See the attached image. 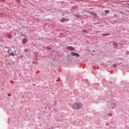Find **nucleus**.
Instances as JSON below:
<instances>
[{"label": "nucleus", "instance_id": "6e6552de", "mask_svg": "<svg viewBox=\"0 0 129 129\" xmlns=\"http://www.w3.org/2000/svg\"><path fill=\"white\" fill-rule=\"evenodd\" d=\"M113 45L114 47V48H117V43L116 42H113Z\"/></svg>", "mask_w": 129, "mask_h": 129}, {"label": "nucleus", "instance_id": "dca6fc26", "mask_svg": "<svg viewBox=\"0 0 129 129\" xmlns=\"http://www.w3.org/2000/svg\"><path fill=\"white\" fill-rule=\"evenodd\" d=\"M47 50H50V49H51V46H48L47 47Z\"/></svg>", "mask_w": 129, "mask_h": 129}, {"label": "nucleus", "instance_id": "4be33fe9", "mask_svg": "<svg viewBox=\"0 0 129 129\" xmlns=\"http://www.w3.org/2000/svg\"><path fill=\"white\" fill-rule=\"evenodd\" d=\"M8 96H11V94H8Z\"/></svg>", "mask_w": 129, "mask_h": 129}, {"label": "nucleus", "instance_id": "a878e982", "mask_svg": "<svg viewBox=\"0 0 129 129\" xmlns=\"http://www.w3.org/2000/svg\"><path fill=\"white\" fill-rule=\"evenodd\" d=\"M93 52H95V51H94V50H93Z\"/></svg>", "mask_w": 129, "mask_h": 129}, {"label": "nucleus", "instance_id": "9d476101", "mask_svg": "<svg viewBox=\"0 0 129 129\" xmlns=\"http://www.w3.org/2000/svg\"><path fill=\"white\" fill-rule=\"evenodd\" d=\"M74 16L76 17V18H77V19H79V14H77L74 15Z\"/></svg>", "mask_w": 129, "mask_h": 129}, {"label": "nucleus", "instance_id": "412c9836", "mask_svg": "<svg viewBox=\"0 0 129 129\" xmlns=\"http://www.w3.org/2000/svg\"><path fill=\"white\" fill-rule=\"evenodd\" d=\"M126 54H127V55H128L129 54V52L128 51V52H126Z\"/></svg>", "mask_w": 129, "mask_h": 129}, {"label": "nucleus", "instance_id": "393cba45", "mask_svg": "<svg viewBox=\"0 0 129 129\" xmlns=\"http://www.w3.org/2000/svg\"><path fill=\"white\" fill-rule=\"evenodd\" d=\"M33 85H35V84H33Z\"/></svg>", "mask_w": 129, "mask_h": 129}, {"label": "nucleus", "instance_id": "a211bd4d", "mask_svg": "<svg viewBox=\"0 0 129 129\" xmlns=\"http://www.w3.org/2000/svg\"><path fill=\"white\" fill-rule=\"evenodd\" d=\"M82 32L83 33H87V31H86V30H83Z\"/></svg>", "mask_w": 129, "mask_h": 129}, {"label": "nucleus", "instance_id": "f257e3e1", "mask_svg": "<svg viewBox=\"0 0 129 129\" xmlns=\"http://www.w3.org/2000/svg\"><path fill=\"white\" fill-rule=\"evenodd\" d=\"M83 107V104L82 103H75L72 105L73 109L78 110L81 109V108Z\"/></svg>", "mask_w": 129, "mask_h": 129}, {"label": "nucleus", "instance_id": "f03ea898", "mask_svg": "<svg viewBox=\"0 0 129 129\" xmlns=\"http://www.w3.org/2000/svg\"><path fill=\"white\" fill-rule=\"evenodd\" d=\"M107 104L111 105L112 109H114V108H115V104L114 103L108 101Z\"/></svg>", "mask_w": 129, "mask_h": 129}, {"label": "nucleus", "instance_id": "1a4fd4ad", "mask_svg": "<svg viewBox=\"0 0 129 129\" xmlns=\"http://www.w3.org/2000/svg\"><path fill=\"white\" fill-rule=\"evenodd\" d=\"M66 21V20L64 18H62L61 20H60V22L61 23H64V22H65Z\"/></svg>", "mask_w": 129, "mask_h": 129}, {"label": "nucleus", "instance_id": "423d86ee", "mask_svg": "<svg viewBox=\"0 0 129 129\" xmlns=\"http://www.w3.org/2000/svg\"><path fill=\"white\" fill-rule=\"evenodd\" d=\"M27 40L26 38H24L22 41V44H26L27 43Z\"/></svg>", "mask_w": 129, "mask_h": 129}, {"label": "nucleus", "instance_id": "ddd939ff", "mask_svg": "<svg viewBox=\"0 0 129 129\" xmlns=\"http://www.w3.org/2000/svg\"><path fill=\"white\" fill-rule=\"evenodd\" d=\"M9 54L10 56H15V54L13 52H10Z\"/></svg>", "mask_w": 129, "mask_h": 129}, {"label": "nucleus", "instance_id": "5701e85b", "mask_svg": "<svg viewBox=\"0 0 129 129\" xmlns=\"http://www.w3.org/2000/svg\"><path fill=\"white\" fill-rule=\"evenodd\" d=\"M126 5H128V6H129V3H126Z\"/></svg>", "mask_w": 129, "mask_h": 129}, {"label": "nucleus", "instance_id": "20e7f679", "mask_svg": "<svg viewBox=\"0 0 129 129\" xmlns=\"http://www.w3.org/2000/svg\"><path fill=\"white\" fill-rule=\"evenodd\" d=\"M71 54L72 56H74L75 57H79L80 56V55H79V53H77L73 52H71Z\"/></svg>", "mask_w": 129, "mask_h": 129}, {"label": "nucleus", "instance_id": "f3484780", "mask_svg": "<svg viewBox=\"0 0 129 129\" xmlns=\"http://www.w3.org/2000/svg\"><path fill=\"white\" fill-rule=\"evenodd\" d=\"M17 4H20L21 3V2L20 1V0H17Z\"/></svg>", "mask_w": 129, "mask_h": 129}, {"label": "nucleus", "instance_id": "39448f33", "mask_svg": "<svg viewBox=\"0 0 129 129\" xmlns=\"http://www.w3.org/2000/svg\"><path fill=\"white\" fill-rule=\"evenodd\" d=\"M67 49L68 50H70V51H73L74 50V47L72 46H68Z\"/></svg>", "mask_w": 129, "mask_h": 129}, {"label": "nucleus", "instance_id": "aec40b11", "mask_svg": "<svg viewBox=\"0 0 129 129\" xmlns=\"http://www.w3.org/2000/svg\"><path fill=\"white\" fill-rule=\"evenodd\" d=\"M34 54H35V56H37V55H38V53H37V52L35 53Z\"/></svg>", "mask_w": 129, "mask_h": 129}, {"label": "nucleus", "instance_id": "9b49d317", "mask_svg": "<svg viewBox=\"0 0 129 129\" xmlns=\"http://www.w3.org/2000/svg\"><path fill=\"white\" fill-rule=\"evenodd\" d=\"M102 36H103L104 37L109 36V34L105 33V34H103Z\"/></svg>", "mask_w": 129, "mask_h": 129}, {"label": "nucleus", "instance_id": "4468645a", "mask_svg": "<svg viewBox=\"0 0 129 129\" xmlns=\"http://www.w3.org/2000/svg\"><path fill=\"white\" fill-rule=\"evenodd\" d=\"M7 37H8V38H9V39H11L12 38V36L10 34H8L7 35Z\"/></svg>", "mask_w": 129, "mask_h": 129}, {"label": "nucleus", "instance_id": "6ab92c4d", "mask_svg": "<svg viewBox=\"0 0 129 129\" xmlns=\"http://www.w3.org/2000/svg\"><path fill=\"white\" fill-rule=\"evenodd\" d=\"M33 64H37V62H36V61H33Z\"/></svg>", "mask_w": 129, "mask_h": 129}, {"label": "nucleus", "instance_id": "2eb2a0df", "mask_svg": "<svg viewBox=\"0 0 129 129\" xmlns=\"http://www.w3.org/2000/svg\"><path fill=\"white\" fill-rule=\"evenodd\" d=\"M112 115V113H108V116H111Z\"/></svg>", "mask_w": 129, "mask_h": 129}, {"label": "nucleus", "instance_id": "b1692460", "mask_svg": "<svg viewBox=\"0 0 129 129\" xmlns=\"http://www.w3.org/2000/svg\"><path fill=\"white\" fill-rule=\"evenodd\" d=\"M113 66V67H115V65H114V64Z\"/></svg>", "mask_w": 129, "mask_h": 129}, {"label": "nucleus", "instance_id": "f8f14e48", "mask_svg": "<svg viewBox=\"0 0 129 129\" xmlns=\"http://www.w3.org/2000/svg\"><path fill=\"white\" fill-rule=\"evenodd\" d=\"M105 13L107 15V14H109V11L108 10H105Z\"/></svg>", "mask_w": 129, "mask_h": 129}, {"label": "nucleus", "instance_id": "7ed1b4c3", "mask_svg": "<svg viewBox=\"0 0 129 129\" xmlns=\"http://www.w3.org/2000/svg\"><path fill=\"white\" fill-rule=\"evenodd\" d=\"M78 8L77 6H73L71 9L72 13H74V12L77 11Z\"/></svg>", "mask_w": 129, "mask_h": 129}, {"label": "nucleus", "instance_id": "0eeeda50", "mask_svg": "<svg viewBox=\"0 0 129 129\" xmlns=\"http://www.w3.org/2000/svg\"><path fill=\"white\" fill-rule=\"evenodd\" d=\"M91 14L93 15V16L96 18V17H97V14L96 13H94L93 12H91Z\"/></svg>", "mask_w": 129, "mask_h": 129}]
</instances>
